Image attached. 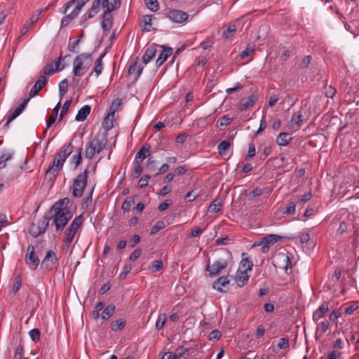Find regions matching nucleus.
Returning <instances> with one entry per match:
<instances>
[{
  "label": "nucleus",
  "instance_id": "1",
  "mask_svg": "<svg viewBox=\"0 0 359 359\" xmlns=\"http://www.w3.org/2000/svg\"><path fill=\"white\" fill-rule=\"evenodd\" d=\"M93 62L90 53H81L78 55L73 62V74L76 76L84 75L89 69Z\"/></svg>",
  "mask_w": 359,
  "mask_h": 359
},
{
  "label": "nucleus",
  "instance_id": "2",
  "mask_svg": "<svg viewBox=\"0 0 359 359\" xmlns=\"http://www.w3.org/2000/svg\"><path fill=\"white\" fill-rule=\"evenodd\" d=\"M307 121V118L305 116V112L302 110H299L294 113L285 126V130L295 133L298 131Z\"/></svg>",
  "mask_w": 359,
  "mask_h": 359
},
{
  "label": "nucleus",
  "instance_id": "3",
  "mask_svg": "<svg viewBox=\"0 0 359 359\" xmlns=\"http://www.w3.org/2000/svg\"><path fill=\"white\" fill-rule=\"evenodd\" d=\"M82 224V215H80L74 218L71 224L65 231V238L64 240V249H69L76 234L79 226Z\"/></svg>",
  "mask_w": 359,
  "mask_h": 359
},
{
  "label": "nucleus",
  "instance_id": "4",
  "mask_svg": "<svg viewBox=\"0 0 359 359\" xmlns=\"http://www.w3.org/2000/svg\"><path fill=\"white\" fill-rule=\"evenodd\" d=\"M88 171L86 169L74 180L72 184V195L75 198L82 196L84 189L87 185Z\"/></svg>",
  "mask_w": 359,
  "mask_h": 359
},
{
  "label": "nucleus",
  "instance_id": "5",
  "mask_svg": "<svg viewBox=\"0 0 359 359\" xmlns=\"http://www.w3.org/2000/svg\"><path fill=\"white\" fill-rule=\"evenodd\" d=\"M107 140L104 138V136L101 139L97 136L93 140H91L86 147L85 156L88 159H92L95 156V153L100 152L105 147Z\"/></svg>",
  "mask_w": 359,
  "mask_h": 359
},
{
  "label": "nucleus",
  "instance_id": "6",
  "mask_svg": "<svg viewBox=\"0 0 359 359\" xmlns=\"http://www.w3.org/2000/svg\"><path fill=\"white\" fill-rule=\"evenodd\" d=\"M72 217V215L68 209L55 210L54 222L55 224L56 229L62 230Z\"/></svg>",
  "mask_w": 359,
  "mask_h": 359
},
{
  "label": "nucleus",
  "instance_id": "7",
  "mask_svg": "<svg viewBox=\"0 0 359 359\" xmlns=\"http://www.w3.org/2000/svg\"><path fill=\"white\" fill-rule=\"evenodd\" d=\"M66 159L62 158L60 154H56L51 165L46 171V176L50 177V180H53L58 175L59 171L62 169L63 164Z\"/></svg>",
  "mask_w": 359,
  "mask_h": 359
},
{
  "label": "nucleus",
  "instance_id": "8",
  "mask_svg": "<svg viewBox=\"0 0 359 359\" xmlns=\"http://www.w3.org/2000/svg\"><path fill=\"white\" fill-rule=\"evenodd\" d=\"M85 4V0H70L63 6L61 12L66 14L69 8H72L69 14L75 19Z\"/></svg>",
  "mask_w": 359,
  "mask_h": 359
},
{
  "label": "nucleus",
  "instance_id": "9",
  "mask_svg": "<svg viewBox=\"0 0 359 359\" xmlns=\"http://www.w3.org/2000/svg\"><path fill=\"white\" fill-rule=\"evenodd\" d=\"M228 266V259L221 257L215 261L212 265L210 263L206 266V270L208 271L211 277L218 276L223 269H226Z\"/></svg>",
  "mask_w": 359,
  "mask_h": 359
},
{
  "label": "nucleus",
  "instance_id": "10",
  "mask_svg": "<svg viewBox=\"0 0 359 359\" xmlns=\"http://www.w3.org/2000/svg\"><path fill=\"white\" fill-rule=\"evenodd\" d=\"M49 224V218L44 217L42 219L32 224L29 229V233L34 238L43 233Z\"/></svg>",
  "mask_w": 359,
  "mask_h": 359
},
{
  "label": "nucleus",
  "instance_id": "11",
  "mask_svg": "<svg viewBox=\"0 0 359 359\" xmlns=\"http://www.w3.org/2000/svg\"><path fill=\"white\" fill-rule=\"evenodd\" d=\"M25 261L31 270H35L38 267L40 261L35 254V248L33 245H28Z\"/></svg>",
  "mask_w": 359,
  "mask_h": 359
},
{
  "label": "nucleus",
  "instance_id": "12",
  "mask_svg": "<svg viewBox=\"0 0 359 359\" xmlns=\"http://www.w3.org/2000/svg\"><path fill=\"white\" fill-rule=\"evenodd\" d=\"M281 239V236L276 234H269L261 239V243H263L262 247V252L266 253L269 252L270 248L273 245L276 243L278 242Z\"/></svg>",
  "mask_w": 359,
  "mask_h": 359
},
{
  "label": "nucleus",
  "instance_id": "13",
  "mask_svg": "<svg viewBox=\"0 0 359 359\" xmlns=\"http://www.w3.org/2000/svg\"><path fill=\"white\" fill-rule=\"evenodd\" d=\"M167 18L174 22L182 23L188 19L189 15L184 11L170 10L167 13Z\"/></svg>",
  "mask_w": 359,
  "mask_h": 359
},
{
  "label": "nucleus",
  "instance_id": "14",
  "mask_svg": "<svg viewBox=\"0 0 359 359\" xmlns=\"http://www.w3.org/2000/svg\"><path fill=\"white\" fill-rule=\"evenodd\" d=\"M57 259L55 253L53 250L47 252L46 257L41 263V267L46 270H50L53 265L57 262Z\"/></svg>",
  "mask_w": 359,
  "mask_h": 359
},
{
  "label": "nucleus",
  "instance_id": "15",
  "mask_svg": "<svg viewBox=\"0 0 359 359\" xmlns=\"http://www.w3.org/2000/svg\"><path fill=\"white\" fill-rule=\"evenodd\" d=\"M101 1L102 0H95L93 2L91 8L89 9L88 12L83 15L81 17V20L83 22H85L90 18H93L98 13L100 9V6L101 4Z\"/></svg>",
  "mask_w": 359,
  "mask_h": 359
},
{
  "label": "nucleus",
  "instance_id": "16",
  "mask_svg": "<svg viewBox=\"0 0 359 359\" xmlns=\"http://www.w3.org/2000/svg\"><path fill=\"white\" fill-rule=\"evenodd\" d=\"M113 26V15L111 12L105 11L102 16L101 27L104 32H109Z\"/></svg>",
  "mask_w": 359,
  "mask_h": 359
},
{
  "label": "nucleus",
  "instance_id": "17",
  "mask_svg": "<svg viewBox=\"0 0 359 359\" xmlns=\"http://www.w3.org/2000/svg\"><path fill=\"white\" fill-rule=\"evenodd\" d=\"M329 302H324L319 308L313 313V320L316 323H317L320 319L323 318L325 314L329 311L330 306H329Z\"/></svg>",
  "mask_w": 359,
  "mask_h": 359
},
{
  "label": "nucleus",
  "instance_id": "18",
  "mask_svg": "<svg viewBox=\"0 0 359 359\" xmlns=\"http://www.w3.org/2000/svg\"><path fill=\"white\" fill-rule=\"evenodd\" d=\"M101 4L105 11L112 12L119 8L121 0H102Z\"/></svg>",
  "mask_w": 359,
  "mask_h": 359
},
{
  "label": "nucleus",
  "instance_id": "19",
  "mask_svg": "<svg viewBox=\"0 0 359 359\" xmlns=\"http://www.w3.org/2000/svg\"><path fill=\"white\" fill-rule=\"evenodd\" d=\"M157 52L156 47L155 45L149 46L145 50L143 57L142 60L143 62L147 65L148 62H149L153 57L156 55V53Z\"/></svg>",
  "mask_w": 359,
  "mask_h": 359
},
{
  "label": "nucleus",
  "instance_id": "20",
  "mask_svg": "<svg viewBox=\"0 0 359 359\" xmlns=\"http://www.w3.org/2000/svg\"><path fill=\"white\" fill-rule=\"evenodd\" d=\"M150 155V146L147 144H144L142 146L140 150L137 152L135 160H139L140 163L143 161L147 156Z\"/></svg>",
  "mask_w": 359,
  "mask_h": 359
},
{
  "label": "nucleus",
  "instance_id": "21",
  "mask_svg": "<svg viewBox=\"0 0 359 359\" xmlns=\"http://www.w3.org/2000/svg\"><path fill=\"white\" fill-rule=\"evenodd\" d=\"M248 279L249 276L246 270H238L236 276V282L237 283L239 287L244 286L245 283L248 282Z\"/></svg>",
  "mask_w": 359,
  "mask_h": 359
},
{
  "label": "nucleus",
  "instance_id": "22",
  "mask_svg": "<svg viewBox=\"0 0 359 359\" xmlns=\"http://www.w3.org/2000/svg\"><path fill=\"white\" fill-rule=\"evenodd\" d=\"M172 53V48H165L163 47V50L161 54L158 55L156 60V65L160 67L163 64V62L167 60V58L171 55Z\"/></svg>",
  "mask_w": 359,
  "mask_h": 359
},
{
  "label": "nucleus",
  "instance_id": "23",
  "mask_svg": "<svg viewBox=\"0 0 359 359\" xmlns=\"http://www.w3.org/2000/svg\"><path fill=\"white\" fill-rule=\"evenodd\" d=\"M104 57V53L100 54L98 58L96 60L95 63V67H93V71L90 73V76H91L93 73L95 74V76L98 77L103 70V65H102V59Z\"/></svg>",
  "mask_w": 359,
  "mask_h": 359
},
{
  "label": "nucleus",
  "instance_id": "24",
  "mask_svg": "<svg viewBox=\"0 0 359 359\" xmlns=\"http://www.w3.org/2000/svg\"><path fill=\"white\" fill-rule=\"evenodd\" d=\"M90 110H91L90 106H89V105L83 106L79 110V111L75 117V119L77 121H83L86 118V117L89 115V114L90 113Z\"/></svg>",
  "mask_w": 359,
  "mask_h": 359
},
{
  "label": "nucleus",
  "instance_id": "25",
  "mask_svg": "<svg viewBox=\"0 0 359 359\" xmlns=\"http://www.w3.org/2000/svg\"><path fill=\"white\" fill-rule=\"evenodd\" d=\"M143 67L138 65L137 62L130 66L128 69V74L130 76H134L135 79H137L141 75Z\"/></svg>",
  "mask_w": 359,
  "mask_h": 359
},
{
  "label": "nucleus",
  "instance_id": "26",
  "mask_svg": "<svg viewBox=\"0 0 359 359\" xmlns=\"http://www.w3.org/2000/svg\"><path fill=\"white\" fill-rule=\"evenodd\" d=\"M232 144V142L229 140H223L222 141L217 147V151L220 156H224L227 154L231 145Z\"/></svg>",
  "mask_w": 359,
  "mask_h": 359
},
{
  "label": "nucleus",
  "instance_id": "27",
  "mask_svg": "<svg viewBox=\"0 0 359 359\" xmlns=\"http://www.w3.org/2000/svg\"><path fill=\"white\" fill-rule=\"evenodd\" d=\"M229 283V280H228V278L225 276H222L214 282L213 287L215 290L222 292V287H226Z\"/></svg>",
  "mask_w": 359,
  "mask_h": 359
},
{
  "label": "nucleus",
  "instance_id": "28",
  "mask_svg": "<svg viewBox=\"0 0 359 359\" xmlns=\"http://www.w3.org/2000/svg\"><path fill=\"white\" fill-rule=\"evenodd\" d=\"M41 11L39 12V13L36 16H32L29 19V22L27 24H25L23 27L20 30L21 36H24L27 34V32L29 31V29L35 24V22L38 20L39 15L41 14Z\"/></svg>",
  "mask_w": 359,
  "mask_h": 359
},
{
  "label": "nucleus",
  "instance_id": "29",
  "mask_svg": "<svg viewBox=\"0 0 359 359\" xmlns=\"http://www.w3.org/2000/svg\"><path fill=\"white\" fill-rule=\"evenodd\" d=\"M189 349L184 346H179L175 351V359H180L182 358H187L189 356Z\"/></svg>",
  "mask_w": 359,
  "mask_h": 359
},
{
  "label": "nucleus",
  "instance_id": "30",
  "mask_svg": "<svg viewBox=\"0 0 359 359\" xmlns=\"http://www.w3.org/2000/svg\"><path fill=\"white\" fill-rule=\"evenodd\" d=\"M114 115L107 113L102 122V126L106 131L109 130L114 127Z\"/></svg>",
  "mask_w": 359,
  "mask_h": 359
},
{
  "label": "nucleus",
  "instance_id": "31",
  "mask_svg": "<svg viewBox=\"0 0 359 359\" xmlns=\"http://www.w3.org/2000/svg\"><path fill=\"white\" fill-rule=\"evenodd\" d=\"M236 23H238V21L229 25L226 29L222 34L223 37L229 39L234 35L237 29Z\"/></svg>",
  "mask_w": 359,
  "mask_h": 359
},
{
  "label": "nucleus",
  "instance_id": "32",
  "mask_svg": "<svg viewBox=\"0 0 359 359\" xmlns=\"http://www.w3.org/2000/svg\"><path fill=\"white\" fill-rule=\"evenodd\" d=\"M126 325V320L123 318H119L117 320L112 322L111 323V330L113 331H121L123 330Z\"/></svg>",
  "mask_w": 359,
  "mask_h": 359
},
{
  "label": "nucleus",
  "instance_id": "33",
  "mask_svg": "<svg viewBox=\"0 0 359 359\" xmlns=\"http://www.w3.org/2000/svg\"><path fill=\"white\" fill-rule=\"evenodd\" d=\"M152 18L153 15H146L143 16L142 22L144 23V27L142 28L143 32L151 31Z\"/></svg>",
  "mask_w": 359,
  "mask_h": 359
},
{
  "label": "nucleus",
  "instance_id": "34",
  "mask_svg": "<svg viewBox=\"0 0 359 359\" xmlns=\"http://www.w3.org/2000/svg\"><path fill=\"white\" fill-rule=\"evenodd\" d=\"M72 144L71 143L65 144L60 150L57 154H60V156L64 158L65 159H67V157L69 156V154L72 153Z\"/></svg>",
  "mask_w": 359,
  "mask_h": 359
},
{
  "label": "nucleus",
  "instance_id": "35",
  "mask_svg": "<svg viewBox=\"0 0 359 359\" xmlns=\"http://www.w3.org/2000/svg\"><path fill=\"white\" fill-rule=\"evenodd\" d=\"M252 262L248 258H245L240 262L238 270H246V271H248L252 270Z\"/></svg>",
  "mask_w": 359,
  "mask_h": 359
},
{
  "label": "nucleus",
  "instance_id": "36",
  "mask_svg": "<svg viewBox=\"0 0 359 359\" xmlns=\"http://www.w3.org/2000/svg\"><path fill=\"white\" fill-rule=\"evenodd\" d=\"M115 306L113 305V304H110L109 306H107L103 311L102 312V318L103 320H107L108 319L109 317H111L114 311H115Z\"/></svg>",
  "mask_w": 359,
  "mask_h": 359
},
{
  "label": "nucleus",
  "instance_id": "37",
  "mask_svg": "<svg viewBox=\"0 0 359 359\" xmlns=\"http://www.w3.org/2000/svg\"><path fill=\"white\" fill-rule=\"evenodd\" d=\"M166 315L165 313H161V314H159L158 316V319L156 320V325H155V327L157 330H161L165 322H166Z\"/></svg>",
  "mask_w": 359,
  "mask_h": 359
},
{
  "label": "nucleus",
  "instance_id": "38",
  "mask_svg": "<svg viewBox=\"0 0 359 359\" xmlns=\"http://www.w3.org/2000/svg\"><path fill=\"white\" fill-rule=\"evenodd\" d=\"M233 121V117L229 114H226L222 116L217 121L220 126H227L231 124Z\"/></svg>",
  "mask_w": 359,
  "mask_h": 359
},
{
  "label": "nucleus",
  "instance_id": "39",
  "mask_svg": "<svg viewBox=\"0 0 359 359\" xmlns=\"http://www.w3.org/2000/svg\"><path fill=\"white\" fill-rule=\"evenodd\" d=\"M69 201L68 198H65L63 199L59 200L52 206V209L54 210H62L64 209L62 206L64 205H67L69 203Z\"/></svg>",
  "mask_w": 359,
  "mask_h": 359
},
{
  "label": "nucleus",
  "instance_id": "40",
  "mask_svg": "<svg viewBox=\"0 0 359 359\" xmlns=\"http://www.w3.org/2000/svg\"><path fill=\"white\" fill-rule=\"evenodd\" d=\"M147 8L151 11H157L159 8V5L157 0H144Z\"/></svg>",
  "mask_w": 359,
  "mask_h": 359
},
{
  "label": "nucleus",
  "instance_id": "41",
  "mask_svg": "<svg viewBox=\"0 0 359 359\" xmlns=\"http://www.w3.org/2000/svg\"><path fill=\"white\" fill-rule=\"evenodd\" d=\"M140 161L139 160L134 161V170H133V176L134 177H138L142 172V167L141 165Z\"/></svg>",
  "mask_w": 359,
  "mask_h": 359
},
{
  "label": "nucleus",
  "instance_id": "42",
  "mask_svg": "<svg viewBox=\"0 0 359 359\" xmlns=\"http://www.w3.org/2000/svg\"><path fill=\"white\" fill-rule=\"evenodd\" d=\"M121 104V100L119 98L115 99L109 109L108 113L110 114H115L116 111L118 109V107Z\"/></svg>",
  "mask_w": 359,
  "mask_h": 359
},
{
  "label": "nucleus",
  "instance_id": "43",
  "mask_svg": "<svg viewBox=\"0 0 359 359\" xmlns=\"http://www.w3.org/2000/svg\"><path fill=\"white\" fill-rule=\"evenodd\" d=\"M292 140L290 136H277L276 143L280 146H285Z\"/></svg>",
  "mask_w": 359,
  "mask_h": 359
},
{
  "label": "nucleus",
  "instance_id": "44",
  "mask_svg": "<svg viewBox=\"0 0 359 359\" xmlns=\"http://www.w3.org/2000/svg\"><path fill=\"white\" fill-rule=\"evenodd\" d=\"M165 227V224L163 221H158L155 223V224L152 226L151 229V235L156 234L160 230L163 229Z\"/></svg>",
  "mask_w": 359,
  "mask_h": 359
},
{
  "label": "nucleus",
  "instance_id": "45",
  "mask_svg": "<svg viewBox=\"0 0 359 359\" xmlns=\"http://www.w3.org/2000/svg\"><path fill=\"white\" fill-rule=\"evenodd\" d=\"M21 113L20 112V109H15L13 111L8 114L7 116L6 122L4 124V126H8L9 123L14 120L16 117H18Z\"/></svg>",
  "mask_w": 359,
  "mask_h": 359
},
{
  "label": "nucleus",
  "instance_id": "46",
  "mask_svg": "<svg viewBox=\"0 0 359 359\" xmlns=\"http://www.w3.org/2000/svg\"><path fill=\"white\" fill-rule=\"evenodd\" d=\"M56 73V70L54 69L53 63L48 64L43 69V75H45V77L48 75H52Z\"/></svg>",
  "mask_w": 359,
  "mask_h": 359
},
{
  "label": "nucleus",
  "instance_id": "47",
  "mask_svg": "<svg viewBox=\"0 0 359 359\" xmlns=\"http://www.w3.org/2000/svg\"><path fill=\"white\" fill-rule=\"evenodd\" d=\"M29 336L32 341L34 342L39 341L40 340V331L39 329L34 328L29 331Z\"/></svg>",
  "mask_w": 359,
  "mask_h": 359
},
{
  "label": "nucleus",
  "instance_id": "48",
  "mask_svg": "<svg viewBox=\"0 0 359 359\" xmlns=\"http://www.w3.org/2000/svg\"><path fill=\"white\" fill-rule=\"evenodd\" d=\"M289 346V339L285 337H283L279 339L277 344V350L287 348Z\"/></svg>",
  "mask_w": 359,
  "mask_h": 359
},
{
  "label": "nucleus",
  "instance_id": "49",
  "mask_svg": "<svg viewBox=\"0 0 359 359\" xmlns=\"http://www.w3.org/2000/svg\"><path fill=\"white\" fill-rule=\"evenodd\" d=\"M325 95L327 97L333 98L337 93V90L332 86H325Z\"/></svg>",
  "mask_w": 359,
  "mask_h": 359
},
{
  "label": "nucleus",
  "instance_id": "50",
  "mask_svg": "<svg viewBox=\"0 0 359 359\" xmlns=\"http://www.w3.org/2000/svg\"><path fill=\"white\" fill-rule=\"evenodd\" d=\"M312 194L311 192L306 193L303 195H302L298 199H297V204H304L306 202L309 201L312 198Z\"/></svg>",
  "mask_w": 359,
  "mask_h": 359
},
{
  "label": "nucleus",
  "instance_id": "51",
  "mask_svg": "<svg viewBox=\"0 0 359 359\" xmlns=\"http://www.w3.org/2000/svg\"><path fill=\"white\" fill-rule=\"evenodd\" d=\"M296 203L290 202L286 207L285 210L283 211V214L286 215H294L296 211Z\"/></svg>",
  "mask_w": 359,
  "mask_h": 359
},
{
  "label": "nucleus",
  "instance_id": "52",
  "mask_svg": "<svg viewBox=\"0 0 359 359\" xmlns=\"http://www.w3.org/2000/svg\"><path fill=\"white\" fill-rule=\"evenodd\" d=\"M256 154V149H255V147L253 143H250L248 144V153H247V155L245 156V160H249L250 158H252L253 156H255Z\"/></svg>",
  "mask_w": 359,
  "mask_h": 359
},
{
  "label": "nucleus",
  "instance_id": "53",
  "mask_svg": "<svg viewBox=\"0 0 359 359\" xmlns=\"http://www.w3.org/2000/svg\"><path fill=\"white\" fill-rule=\"evenodd\" d=\"M48 83V79L45 77V75H41L39 79L36 81L35 86L41 90Z\"/></svg>",
  "mask_w": 359,
  "mask_h": 359
},
{
  "label": "nucleus",
  "instance_id": "54",
  "mask_svg": "<svg viewBox=\"0 0 359 359\" xmlns=\"http://www.w3.org/2000/svg\"><path fill=\"white\" fill-rule=\"evenodd\" d=\"M221 205L219 202L213 201L208 207L209 211L214 213L217 212L219 211Z\"/></svg>",
  "mask_w": 359,
  "mask_h": 359
},
{
  "label": "nucleus",
  "instance_id": "55",
  "mask_svg": "<svg viewBox=\"0 0 359 359\" xmlns=\"http://www.w3.org/2000/svg\"><path fill=\"white\" fill-rule=\"evenodd\" d=\"M282 258H283V261L285 263V266H283L285 272L286 273H288L287 272L288 269H290L291 267H292V266H291V259L289 257V256L287 255H282Z\"/></svg>",
  "mask_w": 359,
  "mask_h": 359
},
{
  "label": "nucleus",
  "instance_id": "56",
  "mask_svg": "<svg viewBox=\"0 0 359 359\" xmlns=\"http://www.w3.org/2000/svg\"><path fill=\"white\" fill-rule=\"evenodd\" d=\"M170 126V123L168 121H158L154 126V129L155 130V133L161 131V130L163 128H166Z\"/></svg>",
  "mask_w": 359,
  "mask_h": 359
},
{
  "label": "nucleus",
  "instance_id": "57",
  "mask_svg": "<svg viewBox=\"0 0 359 359\" xmlns=\"http://www.w3.org/2000/svg\"><path fill=\"white\" fill-rule=\"evenodd\" d=\"M23 356V346L20 344L15 350V353L13 359H22Z\"/></svg>",
  "mask_w": 359,
  "mask_h": 359
},
{
  "label": "nucleus",
  "instance_id": "58",
  "mask_svg": "<svg viewBox=\"0 0 359 359\" xmlns=\"http://www.w3.org/2000/svg\"><path fill=\"white\" fill-rule=\"evenodd\" d=\"M74 18L69 14H67L65 17L62 18L60 24V28H63L66 27L70 22H72Z\"/></svg>",
  "mask_w": 359,
  "mask_h": 359
},
{
  "label": "nucleus",
  "instance_id": "59",
  "mask_svg": "<svg viewBox=\"0 0 359 359\" xmlns=\"http://www.w3.org/2000/svg\"><path fill=\"white\" fill-rule=\"evenodd\" d=\"M13 156V152L12 151H6V152H4L1 154V156H0V158H1V161L2 163H6L12 158Z\"/></svg>",
  "mask_w": 359,
  "mask_h": 359
},
{
  "label": "nucleus",
  "instance_id": "60",
  "mask_svg": "<svg viewBox=\"0 0 359 359\" xmlns=\"http://www.w3.org/2000/svg\"><path fill=\"white\" fill-rule=\"evenodd\" d=\"M163 264L161 260H156L153 262L151 269L154 272L158 271L163 269Z\"/></svg>",
  "mask_w": 359,
  "mask_h": 359
},
{
  "label": "nucleus",
  "instance_id": "61",
  "mask_svg": "<svg viewBox=\"0 0 359 359\" xmlns=\"http://www.w3.org/2000/svg\"><path fill=\"white\" fill-rule=\"evenodd\" d=\"M150 180V176L149 175H144L143 177H142L139 182H138V185L140 188H144V187H146L148 184V182Z\"/></svg>",
  "mask_w": 359,
  "mask_h": 359
},
{
  "label": "nucleus",
  "instance_id": "62",
  "mask_svg": "<svg viewBox=\"0 0 359 359\" xmlns=\"http://www.w3.org/2000/svg\"><path fill=\"white\" fill-rule=\"evenodd\" d=\"M341 313L339 311H333L329 316V319L335 323H337L338 318L341 317Z\"/></svg>",
  "mask_w": 359,
  "mask_h": 359
},
{
  "label": "nucleus",
  "instance_id": "63",
  "mask_svg": "<svg viewBox=\"0 0 359 359\" xmlns=\"http://www.w3.org/2000/svg\"><path fill=\"white\" fill-rule=\"evenodd\" d=\"M68 87V81L67 79H63L60 83H59V91L60 94L62 95V93L64 92L67 91Z\"/></svg>",
  "mask_w": 359,
  "mask_h": 359
},
{
  "label": "nucleus",
  "instance_id": "64",
  "mask_svg": "<svg viewBox=\"0 0 359 359\" xmlns=\"http://www.w3.org/2000/svg\"><path fill=\"white\" fill-rule=\"evenodd\" d=\"M310 234L308 232H303L299 236L300 243L302 244H306L310 240Z\"/></svg>",
  "mask_w": 359,
  "mask_h": 359
}]
</instances>
